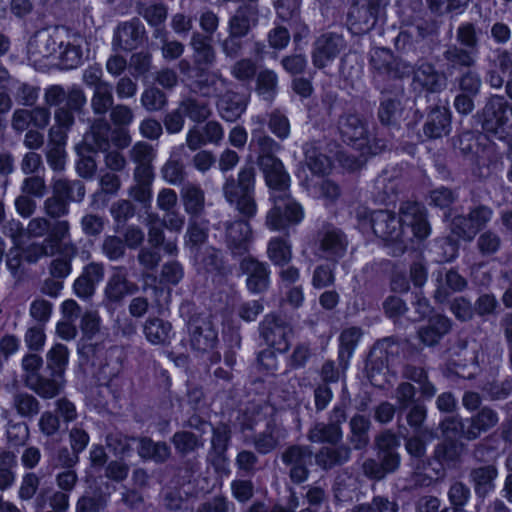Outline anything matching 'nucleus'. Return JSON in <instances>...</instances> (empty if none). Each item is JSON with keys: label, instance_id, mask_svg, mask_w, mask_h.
<instances>
[{"label": "nucleus", "instance_id": "f257e3e1", "mask_svg": "<svg viewBox=\"0 0 512 512\" xmlns=\"http://www.w3.org/2000/svg\"><path fill=\"white\" fill-rule=\"evenodd\" d=\"M255 177V168L246 165L240 169L237 178L227 177L222 187L225 200L234 205L239 214L246 219L253 218L257 213Z\"/></svg>", "mask_w": 512, "mask_h": 512}, {"label": "nucleus", "instance_id": "f03ea898", "mask_svg": "<svg viewBox=\"0 0 512 512\" xmlns=\"http://www.w3.org/2000/svg\"><path fill=\"white\" fill-rule=\"evenodd\" d=\"M69 36V28L65 26L48 27L37 31L28 42V60L37 70L46 71L52 65V59L59 48H62Z\"/></svg>", "mask_w": 512, "mask_h": 512}, {"label": "nucleus", "instance_id": "7ed1b4c3", "mask_svg": "<svg viewBox=\"0 0 512 512\" xmlns=\"http://www.w3.org/2000/svg\"><path fill=\"white\" fill-rule=\"evenodd\" d=\"M44 102L48 107H56L55 122L69 126L73 121V115L84 113L87 99L79 86L74 85L66 90L63 86L54 84L45 89Z\"/></svg>", "mask_w": 512, "mask_h": 512}, {"label": "nucleus", "instance_id": "20e7f679", "mask_svg": "<svg viewBox=\"0 0 512 512\" xmlns=\"http://www.w3.org/2000/svg\"><path fill=\"white\" fill-rule=\"evenodd\" d=\"M358 219L362 226L369 225L373 233L387 243L394 244L393 256L402 255L407 246L402 239L403 221L389 210H375L370 213L358 212Z\"/></svg>", "mask_w": 512, "mask_h": 512}, {"label": "nucleus", "instance_id": "39448f33", "mask_svg": "<svg viewBox=\"0 0 512 512\" xmlns=\"http://www.w3.org/2000/svg\"><path fill=\"white\" fill-rule=\"evenodd\" d=\"M81 353L91 361L101 384H108L122 371L124 353L118 346L107 348L103 343H90L82 346Z\"/></svg>", "mask_w": 512, "mask_h": 512}, {"label": "nucleus", "instance_id": "423d86ee", "mask_svg": "<svg viewBox=\"0 0 512 512\" xmlns=\"http://www.w3.org/2000/svg\"><path fill=\"white\" fill-rule=\"evenodd\" d=\"M272 207L266 214L265 225L272 231H285L299 224L304 218L302 206L292 198L289 191L270 193Z\"/></svg>", "mask_w": 512, "mask_h": 512}, {"label": "nucleus", "instance_id": "0eeeda50", "mask_svg": "<svg viewBox=\"0 0 512 512\" xmlns=\"http://www.w3.org/2000/svg\"><path fill=\"white\" fill-rule=\"evenodd\" d=\"M509 110V103L503 96L488 98L480 114L482 129L498 139H505L511 129Z\"/></svg>", "mask_w": 512, "mask_h": 512}, {"label": "nucleus", "instance_id": "6e6552de", "mask_svg": "<svg viewBox=\"0 0 512 512\" xmlns=\"http://www.w3.org/2000/svg\"><path fill=\"white\" fill-rule=\"evenodd\" d=\"M369 64L374 78L384 80L402 79L413 71L408 62L395 56L387 48H373L369 53Z\"/></svg>", "mask_w": 512, "mask_h": 512}, {"label": "nucleus", "instance_id": "1a4fd4ad", "mask_svg": "<svg viewBox=\"0 0 512 512\" xmlns=\"http://www.w3.org/2000/svg\"><path fill=\"white\" fill-rule=\"evenodd\" d=\"M283 465L288 469V476L292 483H304L310 475L313 451L307 445L292 444L280 453Z\"/></svg>", "mask_w": 512, "mask_h": 512}, {"label": "nucleus", "instance_id": "9d476101", "mask_svg": "<svg viewBox=\"0 0 512 512\" xmlns=\"http://www.w3.org/2000/svg\"><path fill=\"white\" fill-rule=\"evenodd\" d=\"M187 330L193 351L207 353L216 347L218 332L210 316L193 314L187 322Z\"/></svg>", "mask_w": 512, "mask_h": 512}, {"label": "nucleus", "instance_id": "9b49d317", "mask_svg": "<svg viewBox=\"0 0 512 512\" xmlns=\"http://www.w3.org/2000/svg\"><path fill=\"white\" fill-rule=\"evenodd\" d=\"M29 237H44V242L62 245L71 237V224L69 221H52L45 216L32 218L27 225Z\"/></svg>", "mask_w": 512, "mask_h": 512}, {"label": "nucleus", "instance_id": "f8f14e48", "mask_svg": "<svg viewBox=\"0 0 512 512\" xmlns=\"http://www.w3.org/2000/svg\"><path fill=\"white\" fill-rule=\"evenodd\" d=\"M139 291V286L128 277L125 266H115L104 288V302L107 306L121 305L129 295Z\"/></svg>", "mask_w": 512, "mask_h": 512}, {"label": "nucleus", "instance_id": "ddd939ff", "mask_svg": "<svg viewBox=\"0 0 512 512\" xmlns=\"http://www.w3.org/2000/svg\"><path fill=\"white\" fill-rule=\"evenodd\" d=\"M292 329L289 323L276 314H268L260 324V335L267 345L276 351L286 352L289 349V338Z\"/></svg>", "mask_w": 512, "mask_h": 512}, {"label": "nucleus", "instance_id": "4468645a", "mask_svg": "<svg viewBox=\"0 0 512 512\" xmlns=\"http://www.w3.org/2000/svg\"><path fill=\"white\" fill-rule=\"evenodd\" d=\"M249 219H235L224 222L225 242L233 256H243L249 252L253 241V231Z\"/></svg>", "mask_w": 512, "mask_h": 512}, {"label": "nucleus", "instance_id": "2eb2a0df", "mask_svg": "<svg viewBox=\"0 0 512 512\" xmlns=\"http://www.w3.org/2000/svg\"><path fill=\"white\" fill-rule=\"evenodd\" d=\"M337 127L344 142L364 149L369 134L368 122L364 117L358 113H344L339 117Z\"/></svg>", "mask_w": 512, "mask_h": 512}, {"label": "nucleus", "instance_id": "dca6fc26", "mask_svg": "<svg viewBox=\"0 0 512 512\" xmlns=\"http://www.w3.org/2000/svg\"><path fill=\"white\" fill-rule=\"evenodd\" d=\"M499 416L496 410L489 406H483L471 417L461 423L459 436L467 441L478 439L483 433H486L497 426Z\"/></svg>", "mask_w": 512, "mask_h": 512}, {"label": "nucleus", "instance_id": "f3484780", "mask_svg": "<svg viewBox=\"0 0 512 512\" xmlns=\"http://www.w3.org/2000/svg\"><path fill=\"white\" fill-rule=\"evenodd\" d=\"M346 47L342 35L334 32H326L320 35L314 42L312 51V63L318 69H323L333 61Z\"/></svg>", "mask_w": 512, "mask_h": 512}, {"label": "nucleus", "instance_id": "a211bd4d", "mask_svg": "<svg viewBox=\"0 0 512 512\" xmlns=\"http://www.w3.org/2000/svg\"><path fill=\"white\" fill-rule=\"evenodd\" d=\"M285 438L286 430L274 419H268L265 429L254 435H245L244 443L252 444L259 454L266 455L280 447Z\"/></svg>", "mask_w": 512, "mask_h": 512}, {"label": "nucleus", "instance_id": "6ab92c4d", "mask_svg": "<svg viewBox=\"0 0 512 512\" xmlns=\"http://www.w3.org/2000/svg\"><path fill=\"white\" fill-rule=\"evenodd\" d=\"M239 269L246 276V287L251 293L260 294L268 290L270 269L266 262L246 256L241 260Z\"/></svg>", "mask_w": 512, "mask_h": 512}, {"label": "nucleus", "instance_id": "aec40b11", "mask_svg": "<svg viewBox=\"0 0 512 512\" xmlns=\"http://www.w3.org/2000/svg\"><path fill=\"white\" fill-rule=\"evenodd\" d=\"M317 240L322 257L329 261L337 262L347 250V237L338 228L326 225L318 232Z\"/></svg>", "mask_w": 512, "mask_h": 512}, {"label": "nucleus", "instance_id": "412c9836", "mask_svg": "<svg viewBox=\"0 0 512 512\" xmlns=\"http://www.w3.org/2000/svg\"><path fill=\"white\" fill-rule=\"evenodd\" d=\"M195 263L199 272L211 275L213 280L221 281L231 273V268L226 263L222 251L212 246L199 249Z\"/></svg>", "mask_w": 512, "mask_h": 512}, {"label": "nucleus", "instance_id": "4be33fe9", "mask_svg": "<svg viewBox=\"0 0 512 512\" xmlns=\"http://www.w3.org/2000/svg\"><path fill=\"white\" fill-rule=\"evenodd\" d=\"M477 55L470 49L460 47L456 43L447 44L442 52V67L448 76H452L456 72L475 67Z\"/></svg>", "mask_w": 512, "mask_h": 512}, {"label": "nucleus", "instance_id": "5701e85b", "mask_svg": "<svg viewBox=\"0 0 512 512\" xmlns=\"http://www.w3.org/2000/svg\"><path fill=\"white\" fill-rule=\"evenodd\" d=\"M454 365L459 369L457 373H461L463 377L472 378L480 370L479 349L474 343L469 346L467 340L460 339L453 348Z\"/></svg>", "mask_w": 512, "mask_h": 512}, {"label": "nucleus", "instance_id": "b1692460", "mask_svg": "<svg viewBox=\"0 0 512 512\" xmlns=\"http://www.w3.org/2000/svg\"><path fill=\"white\" fill-rule=\"evenodd\" d=\"M452 326L453 322L449 317L435 314L428 319L425 325L418 328L417 338L424 346L434 347L445 335L450 333Z\"/></svg>", "mask_w": 512, "mask_h": 512}, {"label": "nucleus", "instance_id": "393cba45", "mask_svg": "<svg viewBox=\"0 0 512 512\" xmlns=\"http://www.w3.org/2000/svg\"><path fill=\"white\" fill-rule=\"evenodd\" d=\"M111 124L106 117L90 120L88 131L84 134V144L91 152H106L110 148Z\"/></svg>", "mask_w": 512, "mask_h": 512}, {"label": "nucleus", "instance_id": "a878e982", "mask_svg": "<svg viewBox=\"0 0 512 512\" xmlns=\"http://www.w3.org/2000/svg\"><path fill=\"white\" fill-rule=\"evenodd\" d=\"M262 170L270 193L289 191L290 177L279 158H266L258 163Z\"/></svg>", "mask_w": 512, "mask_h": 512}, {"label": "nucleus", "instance_id": "bb28decb", "mask_svg": "<svg viewBox=\"0 0 512 512\" xmlns=\"http://www.w3.org/2000/svg\"><path fill=\"white\" fill-rule=\"evenodd\" d=\"M24 384L42 399H52L64 388L65 379L60 373L50 372L47 375L30 376L24 379Z\"/></svg>", "mask_w": 512, "mask_h": 512}, {"label": "nucleus", "instance_id": "cd10ccee", "mask_svg": "<svg viewBox=\"0 0 512 512\" xmlns=\"http://www.w3.org/2000/svg\"><path fill=\"white\" fill-rule=\"evenodd\" d=\"M414 82L430 93H438L447 86L448 74L438 71L431 63L424 62L414 71Z\"/></svg>", "mask_w": 512, "mask_h": 512}, {"label": "nucleus", "instance_id": "c85d7f7f", "mask_svg": "<svg viewBox=\"0 0 512 512\" xmlns=\"http://www.w3.org/2000/svg\"><path fill=\"white\" fill-rule=\"evenodd\" d=\"M193 51V63L196 69L212 67L217 58L216 50L212 44V37L200 32H194L190 39Z\"/></svg>", "mask_w": 512, "mask_h": 512}, {"label": "nucleus", "instance_id": "c756f323", "mask_svg": "<svg viewBox=\"0 0 512 512\" xmlns=\"http://www.w3.org/2000/svg\"><path fill=\"white\" fill-rule=\"evenodd\" d=\"M193 87L196 92L204 97H219L227 86V80L218 72L209 68L195 70Z\"/></svg>", "mask_w": 512, "mask_h": 512}, {"label": "nucleus", "instance_id": "7c9ffc66", "mask_svg": "<svg viewBox=\"0 0 512 512\" xmlns=\"http://www.w3.org/2000/svg\"><path fill=\"white\" fill-rule=\"evenodd\" d=\"M259 11L252 3L239 6L228 21V32L246 37L257 26Z\"/></svg>", "mask_w": 512, "mask_h": 512}, {"label": "nucleus", "instance_id": "2f4dec72", "mask_svg": "<svg viewBox=\"0 0 512 512\" xmlns=\"http://www.w3.org/2000/svg\"><path fill=\"white\" fill-rule=\"evenodd\" d=\"M57 252H59V255L48 264V275L65 281L72 273V261L78 253V248L76 244L67 240L60 246Z\"/></svg>", "mask_w": 512, "mask_h": 512}, {"label": "nucleus", "instance_id": "473e14b6", "mask_svg": "<svg viewBox=\"0 0 512 512\" xmlns=\"http://www.w3.org/2000/svg\"><path fill=\"white\" fill-rule=\"evenodd\" d=\"M104 277V265L102 263L91 262L87 264L81 275L75 280L73 289L80 298H89L95 293L96 285Z\"/></svg>", "mask_w": 512, "mask_h": 512}, {"label": "nucleus", "instance_id": "72a5a7b5", "mask_svg": "<svg viewBox=\"0 0 512 512\" xmlns=\"http://www.w3.org/2000/svg\"><path fill=\"white\" fill-rule=\"evenodd\" d=\"M451 131V112L447 107L436 106L430 110L423 127L424 134L430 139L446 136Z\"/></svg>", "mask_w": 512, "mask_h": 512}, {"label": "nucleus", "instance_id": "f704fd0d", "mask_svg": "<svg viewBox=\"0 0 512 512\" xmlns=\"http://www.w3.org/2000/svg\"><path fill=\"white\" fill-rule=\"evenodd\" d=\"M498 476L497 467L493 464L473 467L469 471V481L477 497L485 498L495 488Z\"/></svg>", "mask_w": 512, "mask_h": 512}, {"label": "nucleus", "instance_id": "c9c22d12", "mask_svg": "<svg viewBox=\"0 0 512 512\" xmlns=\"http://www.w3.org/2000/svg\"><path fill=\"white\" fill-rule=\"evenodd\" d=\"M436 282L437 288L433 297L438 303L445 302L451 293L463 291L468 284L467 280L455 269H449L444 274L440 272Z\"/></svg>", "mask_w": 512, "mask_h": 512}, {"label": "nucleus", "instance_id": "e433bc0d", "mask_svg": "<svg viewBox=\"0 0 512 512\" xmlns=\"http://www.w3.org/2000/svg\"><path fill=\"white\" fill-rule=\"evenodd\" d=\"M401 213L403 224L411 227L415 237L422 240L430 234V225L423 206L418 203H406L401 207Z\"/></svg>", "mask_w": 512, "mask_h": 512}, {"label": "nucleus", "instance_id": "4c0bfd02", "mask_svg": "<svg viewBox=\"0 0 512 512\" xmlns=\"http://www.w3.org/2000/svg\"><path fill=\"white\" fill-rule=\"evenodd\" d=\"M52 192L71 203H81L86 196V186L81 179L54 177L51 180Z\"/></svg>", "mask_w": 512, "mask_h": 512}, {"label": "nucleus", "instance_id": "58836bf2", "mask_svg": "<svg viewBox=\"0 0 512 512\" xmlns=\"http://www.w3.org/2000/svg\"><path fill=\"white\" fill-rule=\"evenodd\" d=\"M35 512H67L69 509V495L46 488L36 495L34 503Z\"/></svg>", "mask_w": 512, "mask_h": 512}, {"label": "nucleus", "instance_id": "ea45409f", "mask_svg": "<svg viewBox=\"0 0 512 512\" xmlns=\"http://www.w3.org/2000/svg\"><path fill=\"white\" fill-rule=\"evenodd\" d=\"M351 458V448L346 444L322 447L315 455L317 465L323 470L342 466Z\"/></svg>", "mask_w": 512, "mask_h": 512}, {"label": "nucleus", "instance_id": "a19ab883", "mask_svg": "<svg viewBox=\"0 0 512 512\" xmlns=\"http://www.w3.org/2000/svg\"><path fill=\"white\" fill-rule=\"evenodd\" d=\"M171 443L173 444L176 454L181 458H185L189 455L195 456L197 452L204 447L205 439L202 433L182 429L173 434Z\"/></svg>", "mask_w": 512, "mask_h": 512}, {"label": "nucleus", "instance_id": "79ce46f5", "mask_svg": "<svg viewBox=\"0 0 512 512\" xmlns=\"http://www.w3.org/2000/svg\"><path fill=\"white\" fill-rule=\"evenodd\" d=\"M137 453L145 461L165 463L171 457V448L164 441H153L150 437L137 438Z\"/></svg>", "mask_w": 512, "mask_h": 512}, {"label": "nucleus", "instance_id": "37998d69", "mask_svg": "<svg viewBox=\"0 0 512 512\" xmlns=\"http://www.w3.org/2000/svg\"><path fill=\"white\" fill-rule=\"evenodd\" d=\"M247 107V98L245 95L227 91L221 95L218 102V111L220 116L228 121L234 122L238 120L245 112Z\"/></svg>", "mask_w": 512, "mask_h": 512}, {"label": "nucleus", "instance_id": "c03bdc74", "mask_svg": "<svg viewBox=\"0 0 512 512\" xmlns=\"http://www.w3.org/2000/svg\"><path fill=\"white\" fill-rule=\"evenodd\" d=\"M144 34V26L138 19H133L118 27L115 38L122 50L131 51L142 43Z\"/></svg>", "mask_w": 512, "mask_h": 512}, {"label": "nucleus", "instance_id": "a18cd8bd", "mask_svg": "<svg viewBox=\"0 0 512 512\" xmlns=\"http://www.w3.org/2000/svg\"><path fill=\"white\" fill-rule=\"evenodd\" d=\"M82 42V36L69 29V36H67L63 45L64 50L59 55V64L63 69H74L81 64L83 57Z\"/></svg>", "mask_w": 512, "mask_h": 512}, {"label": "nucleus", "instance_id": "49530a36", "mask_svg": "<svg viewBox=\"0 0 512 512\" xmlns=\"http://www.w3.org/2000/svg\"><path fill=\"white\" fill-rule=\"evenodd\" d=\"M128 154L131 161L136 164L134 173H154L153 161L156 158V150L151 144L138 141Z\"/></svg>", "mask_w": 512, "mask_h": 512}, {"label": "nucleus", "instance_id": "de8ad7c7", "mask_svg": "<svg viewBox=\"0 0 512 512\" xmlns=\"http://www.w3.org/2000/svg\"><path fill=\"white\" fill-rule=\"evenodd\" d=\"M303 152L305 155V163L313 174L324 175L330 170L331 161L321 152L319 142H306L303 145Z\"/></svg>", "mask_w": 512, "mask_h": 512}, {"label": "nucleus", "instance_id": "09e8293b", "mask_svg": "<svg viewBox=\"0 0 512 512\" xmlns=\"http://www.w3.org/2000/svg\"><path fill=\"white\" fill-rule=\"evenodd\" d=\"M343 438L342 428L327 422H315L307 433L312 443L336 445Z\"/></svg>", "mask_w": 512, "mask_h": 512}, {"label": "nucleus", "instance_id": "8fccbe9b", "mask_svg": "<svg viewBox=\"0 0 512 512\" xmlns=\"http://www.w3.org/2000/svg\"><path fill=\"white\" fill-rule=\"evenodd\" d=\"M11 406L21 418L28 420L35 418L41 411L40 401L26 391H16L12 396Z\"/></svg>", "mask_w": 512, "mask_h": 512}, {"label": "nucleus", "instance_id": "3c124183", "mask_svg": "<svg viewBox=\"0 0 512 512\" xmlns=\"http://www.w3.org/2000/svg\"><path fill=\"white\" fill-rule=\"evenodd\" d=\"M371 421L364 415L356 414L349 421V442L355 450L364 449L370 442Z\"/></svg>", "mask_w": 512, "mask_h": 512}, {"label": "nucleus", "instance_id": "603ef678", "mask_svg": "<svg viewBox=\"0 0 512 512\" xmlns=\"http://www.w3.org/2000/svg\"><path fill=\"white\" fill-rule=\"evenodd\" d=\"M387 0H366L361 7L357 8L358 18H363L359 29L368 31L372 29L377 21L385 16Z\"/></svg>", "mask_w": 512, "mask_h": 512}, {"label": "nucleus", "instance_id": "864d4df0", "mask_svg": "<svg viewBox=\"0 0 512 512\" xmlns=\"http://www.w3.org/2000/svg\"><path fill=\"white\" fill-rule=\"evenodd\" d=\"M143 331L150 343L165 345L171 339L172 325L158 317H150L145 321Z\"/></svg>", "mask_w": 512, "mask_h": 512}, {"label": "nucleus", "instance_id": "5fc2aeb1", "mask_svg": "<svg viewBox=\"0 0 512 512\" xmlns=\"http://www.w3.org/2000/svg\"><path fill=\"white\" fill-rule=\"evenodd\" d=\"M180 111L195 123L206 121L212 114L210 104L207 101L193 96L184 97L178 104Z\"/></svg>", "mask_w": 512, "mask_h": 512}, {"label": "nucleus", "instance_id": "6e6d98bb", "mask_svg": "<svg viewBox=\"0 0 512 512\" xmlns=\"http://www.w3.org/2000/svg\"><path fill=\"white\" fill-rule=\"evenodd\" d=\"M361 336L362 330L358 327L347 328L340 334L338 359L343 372L346 370L350 357L352 356Z\"/></svg>", "mask_w": 512, "mask_h": 512}, {"label": "nucleus", "instance_id": "4d7b16f0", "mask_svg": "<svg viewBox=\"0 0 512 512\" xmlns=\"http://www.w3.org/2000/svg\"><path fill=\"white\" fill-rule=\"evenodd\" d=\"M114 95L112 84L93 90L90 98V107L96 118L106 117V114L114 107Z\"/></svg>", "mask_w": 512, "mask_h": 512}, {"label": "nucleus", "instance_id": "13d9d810", "mask_svg": "<svg viewBox=\"0 0 512 512\" xmlns=\"http://www.w3.org/2000/svg\"><path fill=\"white\" fill-rule=\"evenodd\" d=\"M155 173H134V184L128 189V195L135 201L146 204L152 198V183Z\"/></svg>", "mask_w": 512, "mask_h": 512}, {"label": "nucleus", "instance_id": "bf43d9fd", "mask_svg": "<svg viewBox=\"0 0 512 512\" xmlns=\"http://www.w3.org/2000/svg\"><path fill=\"white\" fill-rule=\"evenodd\" d=\"M185 211L193 216L200 215L204 210L205 196L203 190L195 184H187L181 191Z\"/></svg>", "mask_w": 512, "mask_h": 512}, {"label": "nucleus", "instance_id": "052dcab7", "mask_svg": "<svg viewBox=\"0 0 512 512\" xmlns=\"http://www.w3.org/2000/svg\"><path fill=\"white\" fill-rule=\"evenodd\" d=\"M267 256L274 265L288 264L292 258L290 243L282 237H273L268 242Z\"/></svg>", "mask_w": 512, "mask_h": 512}, {"label": "nucleus", "instance_id": "680f3d73", "mask_svg": "<svg viewBox=\"0 0 512 512\" xmlns=\"http://www.w3.org/2000/svg\"><path fill=\"white\" fill-rule=\"evenodd\" d=\"M433 430H423L422 432H413V434L405 439V449L407 453L414 459L422 460L426 455L427 442L434 439Z\"/></svg>", "mask_w": 512, "mask_h": 512}, {"label": "nucleus", "instance_id": "e2e57ef3", "mask_svg": "<svg viewBox=\"0 0 512 512\" xmlns=\"http://www.w3.org/2000/svg\"><path fill=\"white\" fill-rule=\"evenodd\" d=\"M252 143L258 148V163L266 158H277L275 154L281 150V145L262 130H254Z\"/></svg>", "mask_w": 512, "mask_h": 512}, {"label": "nucleus", "instance_id": "0e129e2a", "mask_svg": "<svg viewBox=\"0 0 512 512\" xmlns=\"http://www.w3.org/2000/svg\"><path fill=\"white\" fill-rule=\"evenodd\" d=\"M43 213L52 221H67L62 219L70 213V203L54 192L43 202Z\"/></svg>", "mask_w": 512, "mask_h": 512}, {"label": "nucleus", "instance_id": "69168bd1", "mask_svg": "<svg viewBox=\"0 0 512 512\" xmlns=\"http://www.w3.org/2000/svg\"><path fill=\"white\" fill-rule=\"evenodd\" d=\"M40 87L17 79L13 82L12 95L15 101L25 107H32L39 98Z\"/></svg>", "mask_w": 512, "mask_h": 512}, {"label": "nucleus", "instance_id": "338daca9", "mask_svg": "<svg viewBox=\"0 0 512 512\" xmlns=\"http://www.w3.org/2000/svg\"><path fill=\"white\" fill-rule=\"evenodd\" d=\"M61 245L48 242H33L24 247L21 252L23 259L29 264L37 263L41 258L53 256Z\"/></svg>", "mask_w": 512, "mask_h": 512}, {"label": "nucleus", "instance_id": "774afa93", "mask_svg": "<svg viewBox=\"0 0 512 512\" xmlns=\"http://www.w3.org/2000/svg\"><path fill=\"white\" fill-rule=\"evenodd\" d=\"M399 505L396 501L384 496H374L371 502L355 505L351 512H398Z\"/></svg>", "mask_w": 512, "mask_h": 512}]
</instances>
